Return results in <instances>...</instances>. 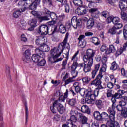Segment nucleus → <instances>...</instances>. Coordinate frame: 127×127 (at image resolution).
I'll return each instance as SVG.
<instances>
[{
    "label": "nucleus",
    "mask_w": 127,
    "mask_h": 127,
    "mask_svg": "<svg viewBox=\"0 0 127 127\" xmlns=\"http://www.w3.org/2000/svg\"><path fill=\"white\" fill-rule=\"evenodd\" d=\"M45 37L44 36H40L39 38L36 39V44L37 45L40 46V47H42V46L43 45V44H45Z\"/></svg>",
    "instance_id": "obj_12"
},
{
    "label": "nucleus",
    "mask_w": 127,
    "mask_h": 127,
    "mask_svg": "<svg viewBox=\"0 0 127 127\" xmlns=\"http://www.w3.org/2000/svg\"><path fill=\"white\" fill-rule=\"evenodd\" d=\"M92 127H100V125L99 124V122H94L92 123L91 125Z\"/></svg>",
    "instance_id": "obj_64"
},
{
    "label": "nucleus",
    "mask_w": 127,
    "mask_h": 127,
    "mask_svg": "<svg viewBox=\"0 0 127 127\" xmlns=\"http://www.w3.org/2000/svg\"><path fill=\"white\" fill-rule=\"evenodd\" d=\"M96 27L98 30H102L104 28V27L103 26V25L101 23H98Z\"/></svg>",
    "instance_id": "obj_63"
},
{
    "label": "nucleus",
    "mask_w": 127,
    "mask_h": 127,
    "mask_svg": "<svg viewBox=\"0 0 127 127\" xmlns=\"http://www.w3.org/2000/svg\"><path fill=\"white\" fill-rule=\"evenodd\" d=\"M89 8H91L89 10L90 13H95V12H97V11H98V8H97L89 7Z\"/></svg>",
    "instance_id": "obj_52"
},
{
    "label": "nucleus",
    "mask_w": 127,
    "mask_h": 127,
    "mask_svg": "<svg viewBox=\"0 0 127 127\" xmlns=\"http://www.w3.org/2000/svg\"><path fill=\"white\" fill-rule=\"evenodd\" d=\"M119 7L121 10V16L122 19L125 22H127V15L126 12H124L127 8V0H122L120 1Z\"/></svg>",
    "instance_id": "obj_4"
},
{
    "label": "nucleus",
    "mask_w": 127,
    "mask_h": 127,
    "mask_svg": "<svg viewBox=\"0 0 127 127\" xmlns=\"http://www.w3.org/2000/svg\"><path fill=\"white\" fill-rule=\"evenodd\" d=\"M69 26H73L75 29L78 28V26H80L82 24V20L81 19L77 20V17L73 16L71 19V23L68 22Z\"/></svg>",
    "instance_id": "obj_7"
},
{
    "label": "nucleus",
    "mask_w": 127,
    "mask_h": 127,
    "mask_svg": "<svg viewBox=\"0 0 127 127\" xmlns=\"http://www.w3.org/2000/svg\"><path fill=\"white\" fill-rule=\"evenodd\" d=\"M60 120V115L59 114H56L53 117V120L58 122Z\"/></svg>",
    "instance_id": "obj_58"
},
{
    "label": "nucleus",
    "mask_w": 127,
    "mask_h": 127,
    "mask_svg": "<svg viewBox=\"0 0 127 127\" xmlns=\"http://www.w3.org/2000/svg\"><path fill=\"white\" fill-rule=\"evenodd\" d=\"M68 37L69 33H67L64 40L59 45L58 47H54L51 50V55L52 57L48 58L49 63H56V62L62 60L61 58L57 59V58L60 56L61 53L63 52L65 47H66V44H67Z\"/></svg>",
    "instance_id": "obj_1"
},
{
    "label": "nucleus",
    "mask_w": 127,
    "mask_h": 127,
    "mask_svg": "<svg viewBox=\"0 0 127 127\" xmlns=\"http://www.w3.org/2000/svg\"><path fill=\"white\" fill-rule=\"evenodd\" d=\"M43 13L45 15L47 16L39 17V19L42 21L49 20V15L51 13V12H50L48 9L45 8L43 11Z\"/></svg>",
    "instance_id": "obj_10"
},
{
    "label": "nucleus",
    "mask_w": 127,
    "mask_h": 127,
    "mask_svg": "<svg viewBox=\"0 0 127 127\" xmlns=\"http://www.w3.org/2000/svg\"><path fill=\"white\" fill-rule=\"evenodd\" d=\"M51 17V19L56 20L57 19V15L54 12H51L50 15H49V18Z\"/></svg>",
    "instance_id": "obj_40"
},
{
    "label": "nucleus",
    "mask_w": 127,
    "mask_h": 127,
    "mask_svg": "<svg viewBox=\"0 0 127 127\" xmlns=\"http://www.w3.org/2000/svg\"><path fill=\"white\" fill-rule=\"evenodd\" d=\"M36 53V55H39V56H41L43 54V51L39 48H36L35 50Z\"/></svg>",
    "instance_id": "obj_39"
},
{
    "label": "nucleus",
    "mask_w": 127,
    "mask_h": 127,
    "mask_svg": "<svg viewBox=\"0 0 127 127\" xmlns=\"http://www.w3.org/2000/svg\"><path fill=\"white\" fill-rule=\"evenodd\" d=\"M123 35L124 37H127V25H126L123 29Z\"/></svg>",
    "instance_id": "obj_47"
},
{
    "label": "nucleus",
    "mask_w": 127,
    "mask_h": 127,
    "mask_svg": "<svg viewBox=\"0 0 127 127\" xmlns=\"http://www.w3.org/2000/svg\"><path fill=\"white\" fill-rule=\"evenodd\" d=\"M90 40H91V42L92 43H93V44H94L95 45H96V46L99 45V44L100 43V40L97 37H92L90 39Z\"/></svg>",
    "instance_id": "obj_22"
},
{
    "label": "nucleus",
    "mask_w": 127,
    "mask_h": 127,
    "mask_svg": "<svg viewBox=\"0 0 127 127\" xmlns=\"http://www.w3.org/2000/svg\"><path fill=\"white\" fill-rule=\"evenodd\" d=\"M79 120L81 121L82 124H87L88 122V118L86 117L82 113L78 112Z\"/></svg>",
    "instance_id": "obj_16"
},
{
    "label": "nucleus",
    "mask_w": 127,
    "mask_h": 127,
    "mask_svg": "<svg viewBox=\"0 0 127 127\" xmlns=\"http://www.w3.org/2000/svg\"><path fill=\"white\" fill-rule=\"evenodd\" d=\"M107 46H106V45H103L101 48H100V50L101 51H102V52H104V51H105V52L106 51H108V50H107Z\"/></svg>",
    "instance_id": "obj_61"
},
{
    "label": "nucleus",
    "mask_w": 127,
    "mask_h": 127,
    "mask_svg": "<svg viewBox=\"0 0 127 127\" xmlns=\"http://www.w3.org/2000/svg\"><path fill=\"white\" fill-rule=\"evenodd\" d=\"M117 29L114 27V26L109 29L108 33H110V34L115 35V34H121L122 33V30H120L119 32L117 31Z\"/></svg>",
    "instance_id": "obj_19"
},
{
    "label": "nucleus",
    "mask_w": 127,
    "mask_h": 127,
    "mask_svg": "<svg viewBox=\"0 0 127 127\" xmlns=\"http://www.w3.org/2000/svg\"><path fill=\"white\" fill-rule=\"evenodd\" d=\"M120 106H121L122 107H125L126 105H127V101H125L124 100H122L119 101V104Z\"/></svg>",
    "instance_id": "obj_62"
},
{
    "label": "nucleus",
    "mask_w": 127,
    "mask_h": 127,
    "mask_svg": "<svg viewBox=\"0 0 127 127\" xmlns=\"http://www.w3.org/2000/svg\"><path fill=\"white\" fill-rule=\"evenodd\" d=\"M70 119H69L67 122V125H70L71 127H77L76 123H77L78 119L76 116H79V112L77 111L71 110L70 112Z\"/></svg>",
    "instance_id": "obj_6"
},
{
    "label": "nucleus",
    "mask_w": 127,
    "mask_h": 127,
    "mask_svg": "<svg viewBox=\"0 0 127 127\" xmlns=\"http://www.w3.org/2000/svg\"><path fill=\"white\" fill-rule=\"evenodd\" d=\"M107 112L108 113L106 112H103L101 114L99 111H95L93 116L95 119L98 121H102V120L107 121L106 125L107 127H109L110 125L113 124L116 122V121H115L116 111L112 109V108L109 107L107 110Z\"/></svg>",
    "instance_id": "obj_2"
},
{
    "label": "nucleus",
    "mask_w": 127,
    "mask_h": 127,
    "mask_svg": "<svg viewBox=\"0 0 127 127\" xmlns=\"http://www.w3.org/2000/svg\"><path fill=\"white\" fill-rule=\"evenodd\" d=\"M99 69H100V64H97L95 65L94 70H93L91 72V79H95L96 77V75H97V73H98V71H99Z\"/></svg>",
    "instance_id": "obj_17"
},
{
    "label": "nucleus",
    "mask_w": 127,
    "mask_h": 127,
    "mask_svg": "<svg viewBox=\"0 0 127 127\" xmlns=\"http://www.w3.org/2000/svg\"><path fill=\"white\" fill-rule=\"evenodd\" d=\"M48 26L45 25H42L39 28V33L43 35H47Z\"/></svg>",
    "instance_id": "obj_8"
},
{
    "label": "nucleus",
    "mask_w": 127,
    "mask_h": 127,
    "mask_svg": "<svg viewBox=\"0 0 127 127\" xmlns=\"http://www.w3.org/2000/svg\"><path fill=\"white\" fill-rule=\"evenodd\" d=\"M88 7H95L96 3L102 2V0H86Z\"/></svg>",
    "instance_id": "obj_9"
},
{
    "label": "nucleus",
    "mask_w": 127,
    "mask_h": 127,
    "mask_svg": "<svg viewBox=\"0 0 127 127\" xmlns=\"http://www.w3.org/2000/svg\"><path fill=\"white\" fill-rule=\"evenodd\" d=\"M121 71L122 76L124 78H127V70H125V69L122 68Z\"/></svg>",
    "instance_id": "obj_42"
},
{
    "label": "nucleus",
    "mask_w": 127,
    "mask_h": 127,
    "mask_svg": "<svg viewBox=\"0 0 127 127\" xmlns=\"http://www.w3.org/2000/svg\"><path fill=\"white\" fill-rule=\"evenodd\" d=\"M112 22L114 24V25H116V24L120 22V18H119V17H113Z\"/></svg>",
    "instance_id": "obj_44"
},
{
    "label": "nucleus",
    "mask_w": 127,
    "mask_h": 127,
    "mask_svg": "<svg viewBox=\"0 0 127 127\" xmlns=\"http://www.w3.org/2000/svg\"><path fill=\"white\" fill-rule=\"evenodd\" d=\"M42 2L44 4H48L49 5H51L52 4L51 0H42Z\"/></svg>",
    "instance_id": "obj_46"
},
{
    "label": "nucleus",
    "mask_w": 127,
    "mask_h": 127,
    "mask_svg": "<svg viewBox=\"0 0 127 127\" xmlns=\"http://www.w3.org/2000/svg\"><path fill=\"white\" fill-rule=\"evenodd\" d=\"M38 5L35 2H33L30 4L29 9L30 10H35L37 8Z\"/></svg>",
    "instance_id": "obj_33"
},
{
    "label": "nucleus",
    "mask_w": 127,
    "mask_h": 127,
    "mask_svg": "<svg viewBox=\"0 0 127 127\" xmlns=\"http://www.w3.org/2000/svg\"><path fill=\"white\" fill-rule=\"evenodd\" d=\"M24 9H26V8H29V6H30V1L27 0L26 1H24Z\"/></svg>",
    "instance_id": "obj_38"
},
{
    "label": "nucleus",
    "mask_w": 127,
    "mask_h": 127,
    "mask_svg": "<svg viewBox=\"0 0 127 127\" xmlns=\"http://www.w3.org/2000/svg\"><path fill=\"white\" fill-rule=\"evenodd\" d=\"M73 2L75 6H82L83 5V1L82 0H74Z\"/></svg>",
    "instance_id": "obj_31"
},
{
    "label": "nucleus",
    "mask_w": 127,
    "mask_h": 127,
    "mask_svg": "<svg viewBox=\"0 0 127 127\" xmlns=\"http://www.w3.org/2000/svg\"><path fill=\"white\" fill-rule=\"evenodd\" d=\"M40 57H41V56L34 54L32 56V61L33 62H34V63H38L39 59H40Z\"/></svg>",
    "instance_id": "obj_26"
},
{
    "label": "nucleus",
    "mask_w": 127,
    "mask_h": 127,
    "mask_svg": "<svg viewBox=\"0 0 127 127\" xmlns=\"http://www.w3.org/2000/svg\"><path fill=\"white\" fill-rule=\"evenodd\" d=\"M28 24L29 25H30V26L36 27V26H37V20L36 19H32L31 20H29Z\"/></svg>",
    "instance_id": "obj_27"
},
{
    "label": "nucleus",
    "mask_w": 127,
    "mask_h": 127,
    "mask_svg": "<svg viewBox=\"0 0 127 127\" xmlns=\"http://www.w3.org/2000/svg\"><path fill=\"white\" fill-rule=\"evenodd\" d=\"M31 55V53L30 50H27L24 53V56L25 57L26 59L24 60V62L26 63H28L29 60H30V56Z\"/></svg>",
    "instance_id": "obj_15"
},
{
    "label": "nucleus",
    "mask_w": 127,
    "mask_h": 127,
    "mask_svg": "<svg viewBox=\"0 0 127 127\" xmlns=\"http://www.w3.org/2000/svg\"><path fill=\"white\" fill-rule=\"evenodd\" d=\"M86 98H90V99H94V92L92 89H90L89 90H87L86 95Z\"/></svg>",
    "instance_id": "obj_25"
},
{
    "label": "nucleus",
    "mask_w": 127,
    "mask_h": 127,
    "mask_svg": "<svg viewBox=\"0 0 127 127\" xmlns=\"http://www.w3.org/2000/svg\"><path fill=\"white\" fill-rule=\"evenodd\" d=\"M118 64H114L110 67V70H112V71H116L118 68Z\"/></svg>",
    "instance_id": "obj_53"
},
{
    "label": "nucleus",
    "mask_w": 127,
    "mask_h": 127,
    "mask_svg": "<svg viewBox=\"0 0 127 127\" xmlns=\"http://www.w3.org/2000/svg\"><path fill=\"white\" fill-rule=\"evenodd\" d=\"M76 12L78 15H84L86 14L88 11H87L86 8L81 6L76 10Z\"/></svg>",
    "instance_id": "obj_14"
},
{
    "label": "nucleus",
    "mask_w": 127,
    "mask_h": 127,
    "mask_svg": "<svg viewBox=\"0 0 127 127\" xmlns=\"http://www.w3.org/2000/svg\"><path fill=\"white\" fill-rule=\"evenodd\" d=\"M103 77V73H102V71H99V73L96 76V79L98 80V81H102Z\"/></svg>",
    "instance_id": "obj_41"
},
{
    "label": "nucleus",
    "mask_w": 127,
    "mask_h": 127,
    "mask_svg": "<svg viewBox=\"0 0 127 127\" xmlns=\"http://www.w3.org/2000/svg\"><path fill=\"white\" fill-rule=\"evenodd\" d=\"M71 75L72 76V78L75 79V78L78 76V72L76 70L71 71Z\"/></svg>",
    "instance_id": "obj_57"
},
{
    "label": "nucleus",
    "mask_w": 127,
    "mask_h": 127,
    "mask_svg": "<svg viewBox=\"0 0 127 127\" xmlns=\"http://www.w3.org/2000/svg\"><path fill=\"white\" fill-rule=\"evenodd\" d=\"M91 81V78L88 76H85L82 78V82L84 84H89Z\"/></svg>",
    "instance_id": "obj_35"
},
{
    "label": "nucleus",
    "mask_w": 127,
    "mask_h": 127,
    "mask_svg": "<svg viewBox=\"0 0 127 127\" xmlns=\"http://www.w3.org/2000/svg\"><path fill=\"white\" fill-rule=\"evenodd\" d=\"M95 105L97 106L98 109H101L103 108V106H104V103H103V101H102L101 100L99 99L96 100Z\"/></svg>",
    "instance_id": "obj_28"
},
{
    "label": "nucleus",
    "mask_w": 127,
    "mask_h": 127,
    "mask_svg": "<svg viewBox=\"0 0 127 127\" xmlns=\"http://www.w3.org/2000/svg\"><path fill=\"white\" fill-rule=\"evenodd\" d=\"M106 70H107V64H103L102 67H101L100 72H102V73L106 72Z\"/></svg>",
    "instance_id": "obj_55"
},
{
    "label": "nucleus",
    "mask_w": 127,
    "mask_h": 127,
    "mask_svg": "<svg viewBox=\"0 0 127 127\" xmlns=\"http://www.w3.org/2000/svg\"><path fill=\"white\" fill-rule=\"evenodd\" d=\"M47 31V34H48V35H52L54 32H56V31H57V26L52 27L50 29H49V28H48Z\"/></svg>",
    "instance_id": "obj_23"
},
{
    "label": "nucleus",
    "mask_w": 127,
    "mask_h": 127,
    "mask_svg": "<svg viewBox=\"0 0 127 127\" xmlns=\"http://www.w3.org/2000/svg\"><path fill=\"white\" fill-rule=\"evenodd\" d=\"M107 86L108 89H113L115 85H114V83H113L112 82H109L107 83Z\"/></svg>",
    "instance_id": "obj_54"
},
{
    "label": "nucleus",
    "mask_w": 127,
    "mask_h": 127,
    "mask_svg": "<svg viewBox=\"0 0 127 127\" xmlns=\"http://www.w3.org/2000/svg\"><path fill=\"white\" fill-rule=\"evenodd\" d=\"M79 54V51H77L72 57V61L73 62V64H78L77 61H78V58L77 56Z\"/></svg>",
    "instance_id": "obj_30"
},
{
    "label": "nucleus",
    "mask_w": 127,
    "mask_h": 127,
    "mask_svg": "<svg viewBox=\"0 0 127 127\" xmlns=\"http://www.w3.org/2000/svg\"><path fill=\"white\" fill-rule=\"evenodd\" d=\"M81 111L83 113H90V109L87 105H83L81 107Z\"/></svg>",
    "instance_id": "obj_32"
},
{
    "label": "nucleus",
    "mask_w": 127,
    "mask_h": 127,
    "mask_svg": "<svg viewBox=\"0 0 127 127\" xmlns=\"http://www.w3.org/2000/svg\"><path fill=\"white\" fill-rule=\"evenodd\" d=\"M92 67V64H85L84 66V71L85 73H88L91 71V67Z\"/></svg>",
    "instance_id": "obj_29"
},
{
    "label": "nucleus",
    "mask_w": 127,
    "mask_h": 127,
    "mask_svg": "<svg viewBox=\"0 0 127 127\" xmlns=\"http://www.w3.org/2000/svg\"><path fill=\"white\" fill-rule=\"evenodd\" d=\"M124 50H124V47L123 48L121 47L120 48L117 49L115 54V56L118 57L119 55H121V54L123 53V51H124Z\"/></svg>",
    "instance_id": "obj_34"
},
{
    "label": "nucleus",
    "mask_w": 127,
    "mask_h": 127,
    "mask_svg": "<svg viewBox=\"0 0 127 127\" xmlns=\"http://www.w3.org/2000/svg\"><path fill=\"white\" fill-rule=\"evenodd\" d=\"M114 27H115L117 30L120 29V28H122V27H123V24L117 23V24L114 25Z\"/></svg>",
    "instance_id": "obj_56"
},
{
    "label": "nucleus",
    "mask_w": 127,
    "mask_h": 127,
    "mask_svg": "<svg viewBox=\"0 0 127 127\" xmlns=\"http://www.w3.org/2000/svg\"><path fill=\"white\" fill-rule=\"evenodd\" d=\"M116 52V48L114 45H110L108 50L105 52L106 54H110V53H114Z\"/></svg>",
    "instance_id": "obj_21"
},
{
    "label": "nucleus",
    "mask_w": 127,
    "mask_h": 127,
    "mask_svg": "<svg viewBox=\"0 0 127 127\" xmlns=\"http://www.w3.org/2000/svg\"><path fill=\"white\" fill-rule=\"evenodd\" d=\"M94 25L95 20H94L93 18H90L87 22V28H88V29H91L94 27Z\"/></svg>",
    "instance_id": "obj_18"
},
{
    "label": "nucleus",
    "mask_w": 127,
    "mask_h": 127,
    "mask_svg": "<svg viewBox=\"0 0 127 127\" xmlns=\"http://www.w3.org/2000/svg\"><path fill=\"white\" fill-rule=\"evenodd\" d=\"M87 90L85 89H81L80 91H79V93L82 97H86Z\"/></svg>",
    "instance_id": "obj_43"
},
{
    "label": "nucleus",
    "mask_w": 127,
    "mask_h": 127,
    "mask_svg": "<svg viewBox=\"0 0 127 127\" xmlns=\"http://www.w3.org/2000/svg\"><path fill=\"white\" fill-rule=\"evenodd\" d=\"M85 101L86 104H94V103H95L94 98L86 97Z\"/></svg>",
    "instance_id": "obj_36"
},
{
    "label": "nucleus",
    "mask_w": 127,
    "mask_h": 127,
    "mask_svg": "<svg viewBox=\"0 0 127 127\" xmlns=\"http://www.w3.org/2000/svg\"><path fill=\"white\" fill-rule=\"evenodd\" d=\"M57 26H59V30L61 33L64 34L66 32V27L61 22H59Z\"/></svg>",
    "instance_id": "obj_20"
},
{
    "label": "nucleus",
    "mask_w": 127,
    "mask_h": 127,
    "mask_svg": "<svg viewBox=\"0 0 127 127\" xmlns=\"http://www.w3.org/2000/svg\"><path fill=\"white\" fill-rule=\"evenodd\" d=\"M102 84V81L98 80V79H95L91 83V85L95 86V87H98L99 89H104V87L101 85Z\"/></svg>",
    "instance_id": "obj_13"
},
{
    "label": "nucleus",
    "mask_w": 127,
    "mask_h": 127,
    "mask_svg": "<svg viewBox=\"0 0 127 127\" xmlns=\"http://www.w3.org/2000/svg\"><path fill=\"white\" fill-rule=\"evenodd\" d=\"M25 11V9H21L20 10L16 11L13 14V16L15 17V18H17L20 16L21 12H23Z\"/></svg>",
    "instance_id": "obj_24"
},
{
    "label": "nucleus",
    "mask_w": 127,
    "mask_h": 127,
    "mask_svg": "<svg viewBox=\"0 0 127 127\" xmlns=\"http://www.w3.org/2000/svg\"><path fill=\"white\" fill-rule=\"evenodd\" d=\"M120 95V94H118V93H115L114 95V96L112 97L111 98V102L112 103V108H111L112 110H114L115 111V109H116V106H117V104L116 103H117V100H116V99H120V97H119Z\"/></svg>",
    "instance_id": "obj_11"
},
{
    "label": "nucleus",
    "mask_w": 127,
    "mask_h": 127,
    "mask_svg": "<svg viewBox=\"0 0 127 127\" xmlns=\"http://www.w3.org/2000/svg\"><path fill=\"white\" fill-rule=\"evenodd\" d=\"M74 79L73 77H70L68 79H67L65 81V83L66 85H68L70 84V83H73L74 82Z\"/></svg>",
    "instance_id": "obj_48"
},
{
    "label": "nucleus",
    "mask_w": 127,
    "mask_h": 127,
    "mask_svg": "<svg viewBox=\"0 0 127 127\" xmlns=\"http://www.w3.org/2000/svg\"><path fill=\"white\" fill-rule=\"evenodd\" d=\"M68 104L70 105V106H73L77 104V100H76V99L73 98L71 99H69L68 101Z\"/></svg>",
    "instance_id": "obj_37"
},
{
    "label": "nucleus",
    "mask_w": 127,
    "mask_h": 127,
    "mask_svg": "<svg viewBox=\"0 0 127 127\" xmlns=\"http://www.w3.org/2000/svg\"><path fill=\"white\" fill-rule=\"evenodd\" d=\"M109 127H120V125L119 124V123L118 122L116 121L114 123H112V124H109Z\"/></svg>",
    "instance_id": "obj_49"
},
{
    "label": "nucleus",
    "mask_w": 127,
    "mask_h": 127,
    "mask_svg": "<svg viewBox=\"0 0 127 127\" xmlns=\"http://www.w3.org/2000/svg\"><path fill=\"white\" fill-rule=\"evenodd\" d=\"M106 96L107 98H112L114 97V95L112 93V90H107L106 93Z\"/></svg>",
    "instance_id": "obj_51"
},
{
    "label": "nucleus",
    "mask_w": 127,
    "mask_h": 127,
    "mask_svg": "<svg viewBox=\"0 0 127 127\" xmlns=\"http://www.w3.org/2000/svg\"><path fill=\"white\" fill-rule=\"evenodd\" d=\"M64 10L66 13H69L70 12V6L69 5L64 6Z\"/></svg>",
    "instance_id": "obj_59"
},
{
    "label": "nucleus",
    "mask_w": 127,
    "mask_h": 127,
    "mask_svg": "<svg viewBox=\"0 0 127 127\" xmlns=\"http://www.w3.org/2000/svg\"><path fill=\"white\" fill-rule=\"evenodd\" d=\"M78 44L80 47L84 48L86 46V41H80L79 42Z\"/></svg>",
    "instance_id": "obj_50"
},
{
    "label": "nucleus",
    "mask_w": 127,
    "mask_h": 127,
    "mask_svg": "<svg viewBox=\"0 0 127 127\" xmlns=\"http://www.w3.org/2000/svg\"><path fill=\"white\" fill-rule=\"evenodd\" d=\"M66 99L65 96L62 95L60 96L58 100H56L53 104V106H51L50 109L51 112L54 114L56 113V108L57 110L60 113V114H63L65 111V109L62 104L60 103V102H65V99Z\"/></svg>",
    "instance_id": "obj_3"
},
{
    "label": "nucleus",
    "mask_w": 127,
    "mask_h": 127,
    "mask_svg": "<svg viewBox=\"0 0 127 127\" xmlns=\"http://www.w3.org/2000/svg\"><path fill=\"white\" fill-rule=\"evenodd\" d=\"M122 116L123 118H127V110H123L121 112Z\"/></svg>",
    "instance_id": "obj_60"
},
{
    "label": "nucleus",
    "mask_w": 127,
    "mask_h": 127,
    "mask_svg": "<svg viewBox=\"0 0 127 127\" xmlns=\"http://www.w3.org/2000/svg\"><path fill=\"white\" fill-rule=\"evenodd\" d=\"M96 52L94 50L91 49H88L83 56V61L85 63L88 62V64H93L94 56Z\"/></svg>",
    "instance_id": "obj_5"
},
{
    "label": "nucleus",
    "mask_w": 127,
    "mask_h": 127,
    "mask_svg": "<svg viewBox=\"0 0 127 127\" xmlns=\"http://www.w3.org/2000/svg\"><path fill=\"white\" fill-rule=\"evenodd\" d=\"M42 47H43V50L45 51V52H48V51H49V47H48L47 45L44 44Z\"/></svg>",
    "instance_id": "obj_45"
}]
</instances>
